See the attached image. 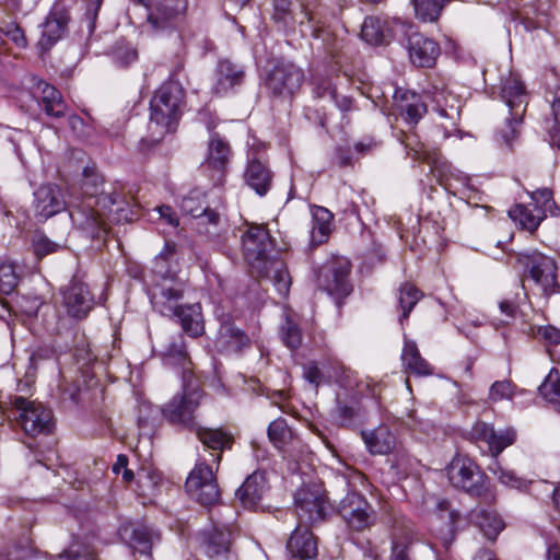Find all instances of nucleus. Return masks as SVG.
<instances>
[{"instance_id": "864d4df0", "label": "nucleus", "mask_w": 560, "mask_h": 560, "mask_svg": "<svg viewBox=\"0 0 560 560\" xmlns=\"http://www.w3.org/2000/svg\"><path fill=\"white\" fill-rule=\"evenodd\" d=\"M0 34L13 42L18 47H25L27 42L23 30L11 20L0 21Z\"/></svg>"}, {"instance_id": "774afa93", "label": "nucleus", "mask_w": 560, "mask_h": 560, "mask_svg": "<svg viewBox=\"0 0 560 560\" xmlns=\"http://www.w3.org/2000/svg\"><path fill=\"white\" fill-rule=\"evenodd\" d=\"M541 337L552 345L560 343V329L553 326H546L539 329Z\"/></svg>"}, {"instance_id": "ddd939ff", "label": "nucleus", "mask_w": 560, "mask_h": 560, "mask_svg": "<svg viewBox=\"0 0 560 560\" xmlns=\"http://www.w3.org/2000/svg\"><path fill=\"white\" fill-rule=\"evenodd\" d=\"M186 491L201 505L209 506L220 500V490L210 465L207 459L196 464L186 480Z\"/></svg>"}, {"instance_id": "69168bd1", "label": "nucleus", "mask_w": 560, "mask_h": 560, "mask_svg": "<svg viewBox=\"0 0 560 560\" xmlns=\"http://www.w3.org/2000/svg\"><path fill=\"white\" fill-rule=\"evenodd\" d=\"M273 20L281 28H289L295 23L292 11H275Z\"/></svg>"}, {"instance_id": "bb28decb", "label": "nucleus", "mask_w": 560, "mask_h": 560, "mask_svg": "<svg viewBox=\"0 0 560 560\" xmlns=\"http://www.w3.org/2000/svg\"><path fill=\"white\" fill-rule=\"evenodd\" d=\"M287 550L290 560H311L317 556V540L306 526L299 525L287 542Z\"/></svg>"}, {"instance_id": "ea45409f", "label": "nucleus", "mask_w": 560, "mask_h": 560, "mask_svg": "<svg viewBox=\"0 0 560 560\" xmlns=\"http://www.w3.org/2000/svg\"><path fill=\"white\" fill-rule=\"evenodd\" d=\"M332 218V213L324 207H316L314 209L313 228L311 233L313 244L319 245L326 242L331 231Z\"/></svg>"}, {"instance_id": "8fccbe9b", "label": "nucleus", "mask_w": 560, "mask_h": 560, "mask_svg": "<svg viewBox=\"0 0 560 560\" xmlns=\"http://www.w3.org/2000/svg\"><path fill=\"white\" fill-rule=\"evenodd\" d=\"M267 433L270 442L277 447H281L292 436V431L283 418L273 420L269 424Z\"/></svg>"}, {"instance_id": "f257e3e1", "label": "nucleus", "mask_w": 560, "mask_h": 560, "mask_svg": "<svg viewBox=\"0 0 560 560\" xmlns=\"http://www.w3.org/2000/svg\"><path fill=\"white\" fill-rule=\"evenodd\" d=\"M68 210L73 226L95 238L107 231L106 219L114 213V220L132 221L138 217V208L114 187L104 189L103 179L97 174L84 170L81 191L73 196L68 203Z\"/></svg>"}, {"instance_id": "4c0bfd02", "label": "nucleus", "mask_w": 560, "mask_h": 560, "mask_svg": "<svg viewBox=\"0 0 560 560\" xmlns=\"http://www.w3.org/2000/svg\"><path fill=\"white\" fill-rule=\"evenodd\" d=\"M256 271L259 276L269 278L281 296L285 298L288 295L291 287V278L282 261L270 260L266 269Z\"/></svg>"}, {"instance_id": "4d7b16f0", "label": "nucleus", "mask_w": 560, "mask_h": 560, "mask_svg": "<svg viewBox=\"0 0 560 560\" xmlns=\"http://www.w3.org/2000/svg\"><path fill=\"white\" fill-rule=\"evenodd\" d=\"M138 58L137 50L129 44L118 43L113 49L114 61L121 66L127 67L135 62Z\"/></svg>"}, {"instance_id": "5fc2aeb1", "label": "nucleus", "mask_w": 560, "mask_h": 560, "mask_svg": "<svg viewBox=\"0 0 560 560\" xmlns=\"http://www.w3.org/2000/svg\"><path fill=\"white\" fill-rule=\"evenodd\" d=\"M32 244L34 253L38 258L56 253L62 248L61 244L50 241L43 233H35L32 238Z\"/></svg>"}, {"instance_id": "5701e85b", "label": "nucleus", "mask_w": 560, "mask_h": 560, "mask_svg": "<svg viewBox=\"0 0 560 560\" xmlns=\"http://www.w3.org/2000/svg\"><path fill=\"white\" fill-rule=\"evenodd\" d=\"M407 48L410 61L420 68L434 66L440 55L439 44L418 32H413L408 36Z\"/></svg>"}, {"instance_id": "f03ea898", "label": "nucleus", "mask_w": 560, "mask_h": 560, "mask_svg": "<svg viewBox=\"0 0 560 560\" xmlns=\"http://www.w3.org/2000/svg\"><path fill=\"white\" fill-rule=\"evenodd\" d=\"M174 253V246L166 243L165 250L154 259V271L164 280L154 284L149 291L152 307L163 316L174 317L180 324L183 330L191 338H197L205 332V324L199 303L183 304V284L173 279H167L170 270L167 261Z\"/></svg>"}, {"instance_id": "393cba45", "label": "nucleus", "mask_w": 560, "mask_h": 560, "mask_svg": "<svg viewBox=\"0 0 560 560\" xmlns=\"http://www.w3.org/2000/svg\"><path fill=\"white\" fill-rule=\"evenodd\" d=\"M34 212L39 220H47L66 208V201L57 186L43 185L34 192Z\"/></svg>"}, {"instance_id": "39448f33", "label": "nucleus", "mask_w": 560, "mask_h": 560, "mask_svg": "<svg viewBox=\"0 0 560 560\" xmlns=\"http://www.w3.org/2000/svg\"><path fill=\"white\" fill-rule=\"evenodd\" d=\"M404 142L408 154L415 160H420L429 164L438 183L450 194L459 196L460 198H470V194L474 192L475 189L467 174L443 160L438 151L431 152L427 150L423 143L416 141V136H407Z\"/></svg>"}, {"instance_id": "c9c22d12", "label": "nucleus", "mask_w": 560, "mask_h": 560, "mask_svg": "<svg viewBox=\"0 0 560 560\" xmlns=\"http://www.w3.org/2000/svg\"><path fill=\"white\" fill-rule=\"evenodd\" d=\"M119 535L124 541L141 553H149L152 547V535L148 527L143 525H126L119 529Z\"/></svg>"}, {"instance_id": "2f4dec72", "label": "nucleus", "mask_w": 560, "mask_h": 560, "mask_svg": "<svg viewBox=\"0 0 560 560\" xmlns=\"http://www.w3.org/2000/svg\"><path fill=\"white\" fill-rule=\"evenodd\" d=\"M428 94L434 104V109L443 117L454 118L459 110V101L456 95L447 90L444 83H434L428 90Z\"/></svg>"}, {"instance_id": "4be33fe9", "label": "nucleus", "mask_w": 560, "mask_h": 560, "mask_svg": "<svg viewBox=\"0 0 560 560\" xmlns=\"http://www.w3.org/2000/svg\"><path fill=\"white\" fill-rule=\"evenodd\" d=\"M63 302L69 315L80 319L93 308L94 296L85 283L73 279L63 291Z\"/></svg>"}, {"instance_id": "49530a36", "label": "nucleus", "mask_w": 560, "mask_h": 560, "mask_svg": "<svg viewBox=\"0 0 560 560\" xmlns=\"http://www.w3.org/2000/svg\"><path fill=\"white\" fill-rule=\"evenodd\" d=\"M312 96L315 100L336 98L337 89L332 79L327 75L314 74L311 80Z\"/></svg>"}, {"instance_id": "72a5a7b5", "label": "nucleus", "mask_w": 560, "mask_h": 560, "mask_svg": "<svg viewBox=\"0 0 560 560\" xmlns=\"http://www.w3.org/2000/svg\"><path fill=\"white\" fill-rule=\"evenodd\" d=\"M401 361L406 373L417 376H428L433 373V368L421 357L417 343L412 340H405Z\"/></svg>"}, {"instance_id": "423d86ee", "label": "nucleus", "mask_w": 560, "mask_h": 560, "mask_svg": "<svg viewBox=\"0 0 560 560\" xmlns=\"http://www.w3.org/2000/svg\"><path fill=\"white\" fill-rule=\"evenodd\" d=\"M203 392L199 378L182 380V393L176 394L162 408L163 417L172 424L192 429L196 424L195 412L199 407Z\"/></svg>"}, {"instance_id": "603ef678", "label": "nucleus", "mask_w": 560, "mask_h": 560, "mask_svg": "<svg viewBox=\"0 0 560 560\" xmlns=\"http://www.w3.org/2000/svg\"><path fill=\"white\" fill-rule=\"evenodd\" d=\"M499 479V481L508 487L515 489H525L527 487V481L524 478H521L515 475L512 470L503 469L498 459L494 460V467L489 468Z\"/></svg>"}, {"instance_id": "f704fd0d", "label": "nucleus", "mask_w": 560, "mask_h": 560, "mask_svg": "<svg viewBox=\"0 0 560 560\" xmlns=\"http://www.w3.org/2000/svg\"><path fill=\"white\" fill-rule=\"evenodd\" d=\"M272 173L260 161L254 160L248 163L245 172L246 184L259 196H265L272 186Z\"/></svg>"}, {"instance_id": "c85d7f7f", "label": "nucleus", "mask_w": 560, "mask_h": 560, "mask_svg": "<svg viewBox=\"0 0 560 560\" xmlns=\"http://www.w3.org/2000/svg\"><path fill=\"white\" fill-rule=\"evenodd\" d=\"M191 430H195L197 438L207 448L218 452L217 454H210V456L211 462L219 465L221 453L232 447L233 436L222 429L202 428L197 425V423Z\"/></svg>"}, {"instance_id": "58836bf2", "label": "nucleus", "mask_w": 560, "mask_h": 560, "mask_svg": "<svg viewBox=\"0 0 560 560\" xmlns=\"http://www.w3.org/2000/svg\"><path fill=\"white\" fill-rule=\"evenodd\" d=\"M39 106L47 116L54 118H61L67 114V105L61 93L50 84L44 85Z\"/></svg>"}, {"instance_id": "9b49d317", "label": "nucleus", "mask_w": 560, "mask_h": 560, "mask_svg": "<svg viewBox=\"0 0 560 560\" xmlns=\"http://www.w3.org/2000/svg\"><path fill=\"white\" fill-rule=\"evenodd\" d=\"M153 350L163 358L166 365L179 369L182 380L184 376L198 378L194 373L183 335H158L153 341Z\"/></svg>"}, {"instance_id": "7ed1b4c3", "label": "nucleus", "mask_w": 560, "mask_h": 560, "mask_svg": "<svg viewBox=\"0 0 560 560\" xmlns=\"http://www.w3.org/2000/svg\"><path fill=\"white\" fill-rule=\"evenodd\" d=\"M483 80L490 86L492 96L497 95L508 110L505 126L494 137L501 148L511 150L527 110L528 92L518 73L509 69L502 71L493 65L483 70Z\"/></svg>"}, {"instance_id": "052dcab7", "label": "nucleus", "mask_w": 560, "mask_h": 560, "mask_svg": "<svg viewBox=\"0 0 560 560\" xmlns=\"http://www.w3.org/2000/svg\"><path fill=\"white\" fill-rule=\"evenodd\" d=\"M54 560H97L96 555L85 547L70 549L65 553L58 555Z\"/></svg>"}, {"instance_id": "a211bd4d", "label": "nucleus", "mask_w": 560, "mask_h": 560, "mask_svg": "<svg viewBox=\"0 0 560 560\" xmlns=\"http://www.w3.org/2000/svg\"><path fill=\"white\" fill-rule=\"evenodd\" d=\"M469 440L480 446L483 443L494 460L498 456L510 445L516 441V431L512 428H506L501 431H495L493 425L485 422L477 421L470 429Z\"/></svg>"}, {"instance_id": "412c9836", "label": "nucleus", "mask_w": 560, "mask_h": 560, "mask_svg": "<svg viewBox=\"0 0 560 560\" xmlns=\"http://www.w3.org/2000/svg\"><path fill=\"white\" fill-rule=\"evenodd\" d=\"M183 212L198 219L199 232L214 238L220 236L222 231L226 230V223L221 218L220 213L208 207H195L194 198H185L182 201Z\"/></svg>"}, {"instance_id": "6ab92c4d", "label": "nucleus", "mask_w": 560, "mask_h": 560, "mask_svg": "<svg viewBox=\"0 0 560 560\" xmlns=\"http://www.w3.org/2000/svg\"><path fill=\"white\" fill-rule=\"evenodd\" d=\"M231 148L218 133H212L209 140L208 153L203 167L211 171L214 185L223 183L225 168L230 160Z\"/></svg>"}, {"instance_id": "79ce46f5", "label": "nucleus", "mask_w": 560, "mask_h": 560, "mask_svg": "<svg viewBox=\"0 0 560 560\" xmlns=\"http://www.w3.org/2000/svg\"><path fill=\"white\" fill-rule=\"evenodd\" d=\"M219 336L224 343L236 352L242 351L250 345L249 337L241 328L230 322H225L221 325Z\"/></svg>"}, {"instance_id": "f3484780", "label": "nucleus", "mask_w": 560, "mask_h": 560, "mask_svg": "<svg viewBox=\"0 0 560 560\" xmlns=\"http://www.w3.org/2000/svg\"><path fill=\"white\" fill-rule=\"evenodd\" d=\"M199 550L210 560H230L232 533L226 526L212 525L196 535Z\"/></svg>"}, {"instance_id": "aec40b11", "label": "nucleus", "mask_w": 560, "mask_h": 560, "mask_svg": "<svg viewBox=\"0 0 560 560\" xmlns=\"http://www.w3.org/2000/svg\"><path fill=\"white\" fill-rule=\"evenodd\" d=\"M300 10V25L308 30L313 38L322 39V46L326 51L332 52L334 38L326 26V14L324 13L323 8L318 5L311 8L308 5L301 4Z\"/></svg>"}, {"instance_id": "20e7f679", "label": "nucleus", "mask_w": 560, "mask_h": 560, "mask_svg": "<svg viewBox=\"0 0 560 560\" xmlns=\"http://www.w3.org/2000/svg\"><path fill=\"white\" fill-rule=\"evenodd\" d=\"M184 96V89L178 81H167L155 91L150 102L149 129L152 142H159L164 135L175 129L174 125L182 115Z\"/></svg>"}, {"instance_id": "680f3d73", "label": "nucleus", "mask_w": 560, "mask_h": 560, "mask_svg": "<svg viewBox=\"0 0 560 560\" xmlns=\"http://www.w3.org/2000/svg\"><path fill=\"white\" fill-rule=\"evenodd\" d=\"M137 485L141 495H150L158 485V480L155 476L141 471L138 472Z\"/></svg>"}, {"instance_id": "4468645a", "label": "nucleus", "mask_w": 560, "mask_h": 560, "mask_svg": "<svg viewBox=\"0 0 560 560\" xmlns=\"http://www.w3.org/2000/svg\"><path fill=\"white\" fill-rule=\"evenodd\" d=\"M294 503L300 525H313L326 516V498L318 485H305L294 494Z\"/></svg>"}, {"instance_id": "a878e982", "label": "nucleus", "mask_w": 560, "mask_h": 560, "mask_svg": "<svg viewBox=\"0 0 560 560\" xmlns=\"http://www.w3.org/2000/svg\"><path fill=\"white\" fill-rule=\"evenodd\" d=\"M269 490L265 471L249 475L236 491V497L245 509L256 510Z\"/></svg>"}, {"instance_id": "1a4fd4ad", "label": "nucleus", "mask_w": 560, "mask_h": 560, "mask_svg": "<svg viewBox=\"0 0 560 560\" xmlns=\"http://www.w3.org/2000/svg\"><path fill=\"white\" fill-rule=\"evenodd\" d=\"M450 482L471 497L487 495V477L469 458L456 456L446 468Z\"/></svg>"}, {"instance_id": "2eb2a0df", "label": "nucleus", "mask_w": 560, "mask_h": 560, "mask_svg": "<svg viewBox=\"0 0 560 560\" xmlns=\"http://www.w3.org/2000/svg\"><path fill=\"white\" fill-rule=\"evenodd\" d=\"M350 262L347 259H336L323 265L317 271L318 288L337 299L346 298L352 288L348 281Z\"/></svg>"}, {"instance_id": "c756f323", "label": "nucleus", "mask_w": 560, "mask_h": 560, "mask_svg": "<svg viewBox=\"0 0 560 560\" xmlns=\"http://www.w3.org/2000/svg\"><path fill=\"white\" fill-rule=\"evenodd\" d=\"M69 23V15L63 10H55L49 13L43 23L42 37L38 45L45 49H50L66 33Z\"/></svg>"}, {"instance_id": "473e14b6", "label": "nucleus", "mask_w": 560, "mask_h": 560, "mask_svg": "<svg viewBox=\"0 0 560 560\" xmlns=\"http://www.w3.org/2000/svg\"><path fill=\"white\" fill-rule=\"evenodd\" d=\"M362 439L374 455H384L392 452L396 446V436L387 425H380L374 430L363 431Z\"/></svg>"}, {"instance_id": "de8ad7c7", "label": "nucleus", "mask_w": 560, "mask_h": 560, "mask_svg": "<svg viewBox=\"0 0 560 560\" xmlns=\"http://www.w3.org/2000/svg\"><path fill=\"white\" fill-rule=\"evenodd\" d=\"M538 390L547 401L560 405V375L557 369L550 370Z\"/></svg>"}, {"instance_id": "dca6fc26", "label": "nucleus", "mask_w": 560, "mask_h": 560, "mask_svg": "<svg viewBox=\"0 0 560 560\" xmlns=\"http://www.w3.org/2000/svg\"><path fill=\"white\" fill-rule=\"evenodd\" d=\"M245 257L254 270L266 269L268 254L273 247L269 231L262 225H250L242 237Z\"/></svg>"}, {"instance_id": "6e6552de", "label": "nucleus", "mask_w": 560, "mask_h": 560, "mask_svg": "<svg viewBox=\"0 0 560 560\" xmlns=\"http://www.w3.org/2000/svg\"><path fill=\"white\" fill-rule=\"evenodd\" d=\"M347 527L352 532L371 529L377 521V513L364 495L359 492H348L337 506Z\"/></svg>"}, {"instance_id": "7c9ffc66", "label": "nucleus", "mask_w": 560, "mask_h": 560, "mask_svg": "<svg viewBox=\"0 0 560 560\" xmlns=\"http://www.w3.org/2000/svg\"><path fill=\"white\" fill-rule=\"evenodd\" d=\"M215 75L214 92L217 94H225L243 83L245 72L238 65L230 60H221L218 63Z\"/></svg>"}, {"instance_id": "9d476101", "label": "nucleus", "mask_w": 560, "mask_h": 560, "mask_svg": "<svg viewBox=\"0 0 560 560\" xmlns=\"http://www.w3.org/2000/svg\"><path fill=\"white\" fill-rule=\"evenodd\" d=\"M304 71L290 61H278L266 74L264 83L266 89L279 97H292L304 82Z\"/></svg>"}, {"instance_id": "e433bc0d", "label": "nucleus", "mask_w": 560, "mask_h": 560, "mask_svg": "<svg viewBox=\"0 0 560 560\" xmlns=\"http://www.w3.org/2000/svg\"><path fill=\"white\" fill-rule=\"evenodd\" d=\"M472 522L479 527L485 537L489 540H495L498 535L504 528L502 520L494 511L478 509L471 512Z\"/></svg>"}, {"instance_id": "0eeeda50", "label": "nucleus", "mask_w": 560, "mask_h": 560, "mask_svg": "<svg viewBox=\"0 0 560 560\" xmlns=\"http://www.w3.org/2000/svg\"><path fill=\"white\" fill-rule=\"evenodd\" d=\"M10 404V418H13L26 435H47L52 431V411L43 404L22 396L12 397Z\"/></svg>"}, {"instance_id": "b1692460", "label": "nucleus", "mask_w": 560, "mask_h": 560, "mask_svg": "<svg viewBox=\"0 0 560 560\" xmlns=\"http://www.w3.org/2000/svg\"><path fill=\"white\" fill-rule=\"evenodd\" d=\"M188 0H154L148 21L156 30H163L176 22L187 10Z\"/></svg>"}, {"instance_id": "09e8293b", "label": "nucleus", "mask_w": 560, "mask_h": 560, "mask_svg": "<svg viewBox=\"0 0 560 560\" xmlns=\"http://www.w3.org/2000/svg\"><path fill=\"white\" fill-rule=\"evenodd\" d=\"M33 542L30 537H23L0 553V560H27L33 555Z\"/></svg>"}, {"instance_id": "13d9d810", "label": "nucleus", "mask_w": 560, "mask_h": 560, "mask_svg": "<svg viewBox=\"0 0 560 560\" xmlns=\"http://www.w3.org/2000/svg\"><path fill=\"white\" fill-rule=\"evenodd\" d=\"M413 547L411 540H394L390 560H415Z\"/></svg>"}, {"instance_id": "0e129e2a", "label": "nucleus", "mask_w": 560, "mask_h": 560, "mask_svg": "<svg viewBox=\"0 0 560 560\" xmlns=\"http://www.w3.org/2000/svg\"><path fill=\"white\" fill-rule=\"evenodd\" d=\"M103 0H88V8L85 12L86 20L89 21L90 32L94 30L95 21Z\"/></svg>"}, {"instance_id": "338daca9", "label": "nucleus", "mask_w": 560, "mask_h": 560, "mask_svg": "<svg viewBox=\"0 0 560 560\" xmlns=\"http://www.w3.org/2000/svg\"><path fill=\"white\" fill-rule=\"evenodd\" d=\"M304 377L312 384L318 385L322 380V372L315 362L304 365Z\"/></svg>"}, {"instance_id": "6e6d98bb", "label": "nucleus", "mask_w": 560, "mask_h": 560, "mask_svg": "<svg viewBox=\"0 0 560 560\" xmlns=\"http://www.w3.org/2000/svg\"><path fill=\"white\" fill-rule=\"evenodd\" d=\"M281 339L292 350L298 349L302 343L301 330L290 318H287L281 327Z\"/></svg>"}, {"instance_id": "c03bdc74", "label": "nucleus", "mask_w": 560, "mask_h": 560, "mask_svg": "<svg viewBox=\"0 0 560 560\" xmlns=\"http://www.w3.org/2000/svg\"><path fill=\"white\" fill-rule=\"evenodd\" d=\"M421 292L412 284L405 283L399 288L398 305L401 311L399 322L402 325L404 320L409 317L410 312L421 299Z\"/></svg>"}, {"instance_id": "bf43d9fd", "label": "nucleus", "mask_w": 560, "mask_h": 560, "mask_svg": "<svg viewBox=\"0 0 560 560\" xmlns=\"http://www.w3.org/2000/svg\"><path fill=\"white\" fill-rule=\"evenodd\" d=\"M514 386L510 381H497L489 390V399L499 401L501 399H510L513 396Z\"/></svg>"}, {"instance_id": "a19ab883", "label": "nucleus", "mask_w": 560, "mask_h": 560, "mask_svg": "<svg viewBox=\"0 0 560 560\" xmlns=\"http://www.w3.org/2000/svg\"><path fill=\"white\" fill-rule=\"evenodd\" d=\"M448 0H410L415 18L422 23H435Z\"/></svg>"}, {"instance_id": "e2e57ef3", "label": "nucleus", "mask_w": 560, "mask_h": 560, "mask_svg": "<svg viewBox=\"0 0 560 560\" xmlns=\"http://www.w3.org/2000/svg\"><path fill=\"white\" fill-rule=\"evenodd\" d=\"M459 517L455 511L447 513V532L441 537L442 545L445 549H448L455 537V523Z\"/></svg>"}, {"instance_id": "cd10ccee", "label": "nucleus", "mask_w": 560, "mask_h": 560, "mask_svg": "<svg viewBox=\"0 0 560 560\" xmlns=\"http://www.w3.org/2000/svg\"><path fill=\"white\" fill-rule=\"evenodd\" d=\"M393 98L397 112L409 124H417L427 113V105L413 92L396 89Z\"/></svg>"}, {"instance_id": "3c124183", "label": "nucleus", "mask_w": 560, "mask_h": 560, "mask_svg": "<svg viewBox=\"0 0 560 560\" xmlns=\"http://www.w3.org/2000/svg\"><path fill=\"white\" fill-rule=\"evenodd\" d=\"M19 282V276L15 266L12 262H2L0 265V293L10 294L14 291Z\"/></svg>"}, {"instance_id": "f8f14e48", "label": "nucleus", "mask_w": 560, "mask_h": 560, "mask_svg": "<svg viewBox=\"0 0 560 560\" xmlns=\"http://www.w3.org/2000/svg\"><path fill=\"white\" fill-rule=\"evenodd\" d=\"M518 261L528 270L529 277L538 284L545 295L553 294L560 288L557 281V264L553 258L537 250L524 252Z\"/></svg>"}, {"instance_id": "a18cd8bd", "label": "nucleus", "mask_w": 560, "mask_h": 560, "mask_svg": "<svg viewBox=\"0 0 560 560\" xmlns=\"http://www.w3.org/2000/svg\"><path fill=\"white\" fill-rule=\"evenodd\" d=\"M537 214L533 212L529 208L523 205H516L509 210L510 218L517 222L523 229L533 233L540 224L542 217L540 215V211L537 210Z\"/></svg>"}, {"instance_id": "37998d69", "label": "nucleus", "mask_w": 560, "mask_h": 560, "mask_svg": "<svg viewBox=\"0 0 560 560\" xmlns=\"http://www.w3.org/2000/svg\"><path fill=\"white\" fill-rule=\"evenodd\" d=\"M361 37L369 44H384L387 42L388 30L377 16H366L362 24Z\"/></svg>"}]
</instances>
